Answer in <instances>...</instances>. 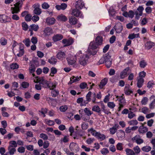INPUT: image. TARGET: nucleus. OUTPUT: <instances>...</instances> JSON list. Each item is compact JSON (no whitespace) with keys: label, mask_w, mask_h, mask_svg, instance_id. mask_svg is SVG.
Masks as SVG:
<instances>
[{"label":"nucleus","mask_w":155,"mask_h":155,"mask_svg":"<svg viewBox=\"0 0 155 155\" xmlns=\"http://www.w3.org/2000/svg\"><path fill=\"white\" fill-rule=\"evenodd\" d=\"M103 41V38L102 36L99 35L97 36L95 38V42H90L88 49V53L92 55L96 54L97 51V47L98 46L102 44Z\"/></svg>","instance_id":"obj_1"},{"label":"nucleus","mask_w":155,"mask_h":155,"mask_svg":"<svg viewBox=\"0 0 155 155\" xmlns=\"http://www.w3.org/2000/svg\"><path fill=\"white\" fill-rule=\"evenodd\" d=\"M88 54H82L81 51H80L77 53L75 57L76 59L79 60V62L81 64L84 66L86 64V63L89 58L88 54H90V55H91L89 54L88 52Z\"/></svg>","instance_id":"obj_2"},{"label":"nucleus","mask_w":155,"mask_h":155,"mask_svg":"<svg viewBox=\"0 0 155 155\" xmlns=\"http://www.w3.org/2000/svg\"><path fill=\"white\" fill-rule=\"evenodd\" d=\"M98 63L99 64L105 63L107 68H110L112 64L111 56L107 53L104 55L99 60Z\"/></svg>","instance_id":"obj_3"},{"label":"nucleus","mask_w":155,"mask_h":155,"mask_svg":"<svg viewBox=\"0 0 155 155\" xmlns=\"http://www.w3.org/2000/svg\"><path fill=\"white\" fill-rule=\"evenodd\" d=\"M40 84L43 87L45 88H48L51 90L55 88L56 86V85L53 84V83L44 79L42 80Z\"/></svg>","instance_id":"obj_4"},{"label":"nucleus","mask_w":155,"mask_h":155,"mask_svg":"<svg viewBox=\"0 0 155 155\" xmlns=\"http://www.w3.org/2000/svg\"><path fill=\"white\" fill-rule=\"evenodd\" d=\"M22 3L19 1L14 4V7H12L11 8V13L12 14L18 13L20 11L21 8Z\"/></svg>","instance_id":"obj_5"},{"label":"nucleus","mask_w":155,"mask_h":155,"mask_svg":"<svg viewBox=\"0 0 155 155\" xmlns=\"http://www.w3.org/2000/svg\"><path fill=\"white\" fill-rule=\"evenodd\" d=\"M126 10V5H125L122 8L121 10L122 11L124 12L122 14L126 18L129 17L131 18H133L134 15V12L132 10H130L128 12H127L125 11Z\"/></svg>","instance_id":"obj_6"},{"label":"nucleus","mask_w":155,"mask_h":155,"mask_svg":"<svg viewBox=\"0 0 155 155\" xmlns=\"http://www.w3.org/2000/svg\"><path fill=\"white\" fill-rule=\"evenodd\" d=\"M11 18L7 15L2 14H0V22L2 23H6L11 21Z\"/></svg>","instance_id":"obj_7"},{"label":"nucleus","mask_w":155,"mask_h":155,"mask_svg":"<svg viewBox=\"0 0 155 155\" xmlns=\"http://www.w3.org/2000/svg\"><path fill=\"white\" fill-rule=\"evenodd\" d=\"M78 8H75L72 10L71 15L76 17H80L81 18H83L84 16L82 13Z\"/></svg>","instance_id":"obj_8"},{"label":"nucleus","mask_w":155,"mask_h":155,"mask_svg":"<svg viewBox=\"0 0 155 155\" xmlns=\"http://www.w3.org/2000/svg\"><path fill=\"white\" fill-rule=\"evenodd\" d=\"M74 40L73 38H71L68 39H64L62 40V43L65 44V46H68L72 45L74 42Z\"/></svg>","instance_id":"obj_9"},{"label":"nucleus","mask_w":155,"mask_h":155,"mask_svg":"<svg viewBox=\"0 0 155 155\" xmlns=\"http://www.w3.org/2000/svg\"><path fill=\"white\" fill-rule=\"evenodd\" d=\"M92 92L89 91L88 93L87 94L86 96V100L84 101V104H81V106H85L86 104H88L89 102H90L91 101V97L92 95Z\"/></svg>","instance_id":"obj_10"},{"label":"nucleus","mask_w":155,"mask_h":155,"mask_svg":"<svg viewBox=\"0 0 155 155\" xmlns=\"http://www.w3.org/2000/svg\"><path fill=\"white\" fill-rule=\"evenodd\" d=\"M143 10L144 8L142 6H140L138 8L137 11H136V19H139L140 16L142 15Z\"/></svg>","instance_id":"obj_11"},{"label":"nucleus","mask_w":155,"mask_h":155,"mask_svg":"<svg viewBox=\"0 0 155 155\" xmlns=\"http://www.w3.org/2000/svg\"><path fill=\"white\" fill-rule=\"evenodd\" d=\"M63 38V36L61 34H57L53 36L52 39L55 42L62 40Z\"/></svg>","instance_id":"obj_12"},{"label":"nucleus","mask_w":155,"mask_h":155,"mask_svg":"<svg viewBox=\"0 0 155 155\" xmlns=\"http://www.w3.org/2000/svg\"><path fill=\"white\" fill-rule=\"evenodd\" d=\"M76 8L78 9H81L84 6V2L81 0H79L76 2Z\"/></svg>","instance_id":"obj_13"},{"label":"nucleus","mask_w":155,"mask_h":155,"mask_svg":"<svg viewBox=\"0 0 155 155\" xmlns=\"http://www.w3.org/2000/svg\"><path fill=\"white\" fill-rule=\"evenodd\" d=\"M44 34L45 36L50 35L52 33L53 30L51 28L47 27L45 28L43 31Z\"/></svg>","instance_id":"obj_14"},{"label":"nucleus","mask_w":155,"mask_h":155,"mask_svg":"<svg viewBox=\"0 0 155 155\" xmlns=\"http://www.w3.org/2000/svg\"><path fill=\"white\" fill-rule=\"evenodd\" d=\"M108 81V79L107 78H105L102 79L100 82V84L98 85V86L101 89L104 88V86L106 84Z\"/></svg>","instance_id":"obj_15"},{"label":"nucleus","mask_w":155,"mask_h":155,"mask_svg":"<svg viewBox=\"0 0 155 155\" xmlns=\"http://www.w3.org/2000/svg\"><path fill=\"white\" fill-rule=\"evenodd\" d=\"M129 70V67L126 68L120 73V76L121 79H124L125 77L127 76L128 74V71Z\"/></svg>","instance_id":"obj_16"},{"label":"nucleus","mask_w":155,"mask_h":155,"mask_svg":"<svg viewBox=\"0 0 155 155\" xmlns=\"http://www.w3.org/2000/svg\"><path fill=\"white\" fill-rule=\"evenodd\" d=\"M56 20L54 18L48 17L46 19V21L47 24L49 25H52L55 22Z\"/></svg>","instance_id":"obj_17"},{"label":"nucleus","mask_w":155,"mask_h":155,"mask_svg":"<svg viewBox=\"0 0 155 155\" xmlns=\"http://www.w3.org/2000/svg\"><path fill=\"white\" fill-rule=\"evenodd\" d=\"M69 22L71 25H75L77 23L78 20L75 17L71 16L69 18Z\"/></svg>","instance_id":"obj_18"},{"label":"nucleus","mask_w":155,"mask_h":155,"mask_svg":"<svg viewBox=\"0 0 155 155\" xmlns=\"http://www.w3.org/2000/svg\"><path fill=\"white\" fill-rule=\"evenodd\" d=\"M145 46L146 49L149 50L154 46V43L151 41H148L145 44Z\"/></svg>","instance_id":"obj_19"},{"label":"nucleus","mask_w":155,"mask_h":155,"mask_svg":"<svg viewBox=\"0 0 155 155\" xmlns=\"http://www.w3.org/2000/svg\"><path fill=\"white\" fill-rule=\"evenodd\" d=\"M92 110L98 113L99 116H101V108L98 105H94L92 107Z\"/></svg>","instance_id":"obj_20"},{"label":"nucleus","mask_w":155,"mask_h":155,"mask_svg":"<svg viewBox=\"0 0 155 155\" xmlns=\"http://www.w3.org/2000/svg\"><path fill=\"white\" fill-rule=\"evenodd\" d=\"M65 53L62 51H59L56 55L57 58L59 60H62L63 58H65Z\"/></svg>","instance_id":"obj_21"},{"label":"nucleus","mask_w":155,"mask_h":155,"mask_svg":"<svg viewBox=\"0 0 155 155\" xmlns=\"http://www.w3.org/2000/svg\"><path fill=\"white\" fill-rule=\"evenodd\" d=\"M67 7V5L64 3L61 4V5H57L55 6L56 8L58 10L61 9L64 10L66 9Z\"/></svg>","instance_id":"obj_22"},{"label":"nucleus","mask_w":155,"mask_h":155,"mask_svg":"<svg viewBox=\"0 0 155 155\" xmlns=\"http://www.w3.org/2000/svg\"><path fill=\"white\" fill-rule=\"evenodd\" d=\"M117 134V137L119 139L124 138L125 137V134L124 132L122 130H118Z\"/></svg>","instance_id":"obj_23"},{"label":"nucleus","mask_w":155,"mask_h":155,"mask_svg":"<svg viewBox=\"0 0 155 155\" xmlns=\"http://www.w3.org/2000/svg\"><path fill=\"white\" fill-rule=\"evenodd\" d=\"M58 20L59 21H66L67 20V17L63 14H61L58 15L57 17Z\"/></svg>","instance_id":"obj_24"},{"label":"nucleus","mask_w":155,"mask_h":155,"mask_svg":"<svg viewBox=\"0 0 155 155\" xmlns=\"http://www.w3.org/2000/svg\"><path fill=\"white\" fill-rule=\"evenodd\" d=\"M76 59L73 57H69L67 58L68 63L69 64L73 65L76 62Z\"/></svg>","instance_id":"obj_25"},{"label":"nucleus","mask_w":155,"mask_h":155,"mask_svg":"<svg viewBox=\"0 0 155 155\" xmlns=\"http://www.w3.org/2000/svg\"><path fill=\"white\" fill-rule=\"evenodd\" d=\"M147 128L143 126H140L138 129L139 132L141 134L147 132Z\"/></svg>","instance_id":"obj_26"},{"label":"nucleus","mask_w":155,"mask_h":155,"mask_svg":"<svg viewBox=\"0 0 155 155\" xmlns=\"http://www.w3.org/2000/svg\"><path fill=\"white\" fill-rule=\"evenodd\" d=\"M48 62L51 64H55L57 63V59L54 56H52L48 60Z\"/></svg>","instance_id":"obj_27"},{"label":"nucleus","mask_w":155,"mask_h":155,"mask_svg":"<svg viewBox=\"0 0 155 155\" xmlns=\"http://www.w3.org/2000/svg\"><path fill=\"white\" fill-rule=\"evenodd\" d=\"M39 26L38 25L33 24L30 25V28L29 29L35 31H37L39 29Z\"/></svg>","instance_id":"obj_28"},{"label":"nucleus","mask_w":155,"mask_h":155,"mask_svg":"<svg viewBox=\"0 0 155 155\" xmlns=\"http://www.w3.org/2000/svg\"><path fill=\"white\" fill-rule=\"evenodd\" d=\"M137 86L139 88H140L142 87L144 83V79H139L137 78Z\"/></svg>","instance_id":"obj_29"},{"label":"nucleus","mask_w":155,"mask_h":155,"mask_svg":"<svg viewBox=\"0 0 155 155\" xmlns=\"http://www.w3.org/2000/svg\"><path fill=\"white\" fill-rule=\"evenodd\" d=\"M119 78V77L118 76L114 75L110 78V81L112 83H114L117 81Z\"/></svg>","instance_id":"obj_30"},{"label":"nucleus","mask_w":155,"mask_h":155,"mask_svg":"<svg viewBox=\"0 0 155 155\" xmlns=\"http://www.w3.org/2000/svg\"><path fill=\"white\" fill-rule=\"evenodd\" d=\"M124 91L125 94L127 95H131V94H133V91L129 90L127 87L125 86Z\"/></svg>","instance_id":"obj_31"},{"label":"nucleus","mask_w":155,"mask_h":155,"mask_svg":"<svg viewBox=\"0 0 155 155\" xmlns=\"http://www.w3.org/2000/svg\"><path fill=\"white\" fill-rule=\"evenodd\" d=\"M96 136L98 139H101V140H103L105 139V136L104 135L101 134L100 133H96Z\"/></svg>","instance_id":"obj_32"},{"label":"nucleus","mask_w":155,"mask_h":155,"mask_svg":"<svg viewBox=\"0 0 155 155\" xmlns=\"http://www.w3.org/2000/svg\"><path fill=\"white\" fill-rule=\"evenodd\" d=\"M139 76L137 78L139 79H143L146 75V73L144 71H142L140 72L139 73Z\"/></svg>","instance_id":"obj_33"},{"label":"nucleus","mask_w":155,"mask_h":155,"mask_svg":"<svg viewBox=\"0 0 155 155\" xmlns=\"http://www.w3.org/2000/svg\"><path fill=\"white\" fill-rule=\"evenodd\" d=\"M88 132H90L91 134L94 136H96V133H98L95 130H94L93 128H91L87 130Z\"/></svg>","instance_id":"obj_34"},{"label":"nucleus","mask_w":155,"mask_h":155,"mask_svg":"<svg viewBox=\"0 0 155 155\" xmlns=\"http://www.w3.org/2000/svg\"><path fill=\"white\" fill-rule=\"evenodd\" d=\"M51 92V95L53 97H55L58 96L59 94V92L58 90H53Z\"/></svg>","instance_id":"obj_35"},{"label":"nucleus","mask_w":155,"mask_h":155,"mask_svg":"<svg viewBox=\"0 0 155 155\" xmlns=\"http://www.w3.org/2000/svg\"><path fill=\"white\" fill-rule=\"evenodd\" d=\"M147 65L146 62L144 60L140 61L139 62L140 66L142 68H144Z\"/></svg>","instance_id":"obj_36"},{"label":"nucleus","mask_w":155,"mask_h":155,"mask_svg":"<svg viewBox=\"0 0 155 155\" xmlns=\"http://www.w3.org/2000/svg\"><path fill=\"white\" fill-rule=\"evenodd\" d=\"M41 12V9L38 7H36L34 10V13L37 15H40Z\"/></svg>","instance_id":"obj_37"},{"label":"nucleus","mask_w":155,"mask_h":155,"mask_svg":"<svg viewBox=\"0 0 155 155\" xmlns=\"http://www.w3.org/2000/svg\"><path fill=\"white\" fill-rule=\"evenodd\" d=\"M125 151L127 155H133L134 154V151L131 149L128 148L126 149Z\"/></svg>","instance_id":"obj_38"},{"label":"nucleus","mask_w":155,"mask_h":155,"mask_svg":"<svg viewBox=\"0 0 155 155\" xmlns=\"http://www.w3.org/2000/svg\"><path fill=\"white\" fill-rule=\"evenodd\" d=\"M141 149L144 152H148L151 150V147L149 146H146L143 147Z\"/></svg>","instance_id":"obj_39"},{"label":"nucleus","mask_w":155,"mask_h":155,"mask_svg":"<svg viewBox=\"0 0 155 155\" xmlns=\"http://www.w3.org/2000/svg\"><path fill=\"white\" fill-rule=\"evenodd\" d=\"M84 111L86 114L88 116L91 115L93 114V112L90 110L87 107L84 109Z\"/></svg>","instance_id":"obj_40"},{"label":"nucleus","mask_w":155,"mask_h":155,"mask_svg":"<svg viewBox=\"0 0 155 155\" xmlns=\"http://www.w3.org/2000/svg\"><path fill=\"white\" fill-rule=\"evenodd\" d=\"M10 145L9 146L12 147H16L17 146V143L15 141L11 140L9 142Z\"/></svg>","instance_id":"obj_41"},{"label":"nucleus","mask_w":155,"mask_h":155,"mask_svg":"<svg viewBox=\"0 0 155 155\" xmlns=\"http://www.w3.org/2000/svg\"><path fill=\"white\" fill-rule=\"evenodd\" d=\"M8 150L9 151V153L11 155H13L15 152L16 151V150L15 148H13L9 146L8 147Z\"/></svg>","instance_id":"obj_42"},{"label":"nucleus","mask_w":155,"mask_h":155,"mask_svg":"<svg viewBox=\"0 0 155 155\" xmlns=\"http://www.w3.org/2000/svg\"><path fill=\"white\" fill-rule=\"evenodd\" d=\"M23 42L25 44L27 47H29L30 46V41L29 38H26L23 41Z\"/></svg>","instance_id":"obj_43"},{"label":"nucleus","mask_w":155,"mask_h":155,"mask_svg":"<svg viewBox=\"0 0 155 155\" xmlns=\"http://www.w3.org/2000/svg\"><path fill=\"white\" fill-rule=\"evenodd\" d=\"M0 42L2 45H5L7 43V40L4 38L2 37L0 39Z\"/></svg>","instance_id":"obj_44"},{"label":"nucleus","mask_w":155,"mask_h":155,"mask_svg":"<svg viewBox=\"0 0 155 155\" xmlns=\"http://www.w3.org/2000/svg\"><path fill=\"white\" fill-rule=\"evenodd\" d=\"M21 25L23 30L25 31L28 30V25L25 22H23L21 24Z\"/></svg>","instance_id":"obj_45"},{"label":"nucleus","mask_w":155,"mask_h":155,"mask_svg":"<svg viewBox=\"0 0 155 155\" xmlns=\"http://www.w3.org/2000/svg\"><path fill=\"white\" fill-rule=\"evenodd\" d=\"M57 72V69L54 67H52L51 69V73L50 74V76H54V75H51V74L53 75L56 74Z\"/></svg>","instance_id":"obj_46"},{"label":"nucleus","mask_w":155,"mask_h":155,"mask_svg":"<svg viewBox=\"0 0 155 155\" xmlns=\"http://www.w3.org/2000/svg\"><path fill=\"white\" fill-rule=\"evenodd\" d=\"M35 67L34 65L32 64L30 65L29 68V70L31 73H33L35 71Z\"/></svg>","instance_id":"obj_47"},{"label":"nucleus","mask_w":155,"mask_h":155,"mask_svg":"<svg viewBox=\"0 0 155 155\" xmlns=\"http://www.w3.org/2000/svg\"><path fill=\"white\" fill-rule=\"evenodd\" d=\"M19 65L17 63H12L10 65V68L14 70L18 68Z\"/></svg>","instance_id":"obj_48"},{"label":"nucleus","mask_w":155,"mask_h":155,"mask_svg":"<svg viewBox=\"0 0 155 155\" xmlns=\"http://www.w3.org/2000/svg\"><path fill=\"white\" fill-rule=\"evenodd\" d=\"M88 127V123L83 122L81 125V128L83 130L87 129Z\"/></svg>","instance_id":"obj_49"},{"label":"nucleus","mask_w":155,"mask_h":155,"mask_svg":"<svg viewBox=\"0 0 155 155\" xmlns=\"http://www.w3.org/2000/svg\"><path fill=\"white\" fill-rule=\"evenodd\" d=\"M108 12L110 16L113 17L115 14V12L114 9H109Z\"/></svg>","instance_id":"obj_50"},{"label":"nucleus","mask_w":155,"mask_h":155,"mask_svg":"<svg viewBox=\"0 0 155 155\" xmlns=\"http://www.w3.org/2000/svg\"><path fill=\"white\" fill-rule=\"evenodd\" d=\"M40 137L43 139L44 140H47L48 139V137L44 133H41L40 135Z\"/></svg>","instance_id":"obj_51"},{"label":"nucleus","mask_w":155,"mask_h":155,"mask_svg":"<svg viewBox=\"0 0 155 155\" xmlns=\"http://www.w3.org/2000/svg\"><path fill=\"white\" fill-rule=\"evenodd\" d=\"M21 86L24 88H27L29 86V84L25 81L21 83Z\"/></svg>","instance_id":"obj_52"},{"label":"nucleus","mask_w":155,"mask_h":155,"mask_svg":"<svg viewBox=\"0 0 155 155\" xmlns=\"http://www.w3.org/2000/svg\"><path fill=\"white\" fill-rule=\"evenodd\" d=\"M68 107L67 105L62 106L60 107V110L61 112H64L68 109Z\"/></svg>","instance_id":"obj_53"},{"label":"nucleus","mask_w":155,"mask_h":155,"mask_svg":"<svg viewBox=\"0 0 155 155\" xmlns=\"http://www.w3.org/2000/svg\"><path fill=\"white\" fill-rule=\"evenodd\" d=\"M18 151L20 153H23L25 152V149L24 147L21 146L19 147L17 149Z\"/></svg>","instance_id":"obj_54"},{"label":"nucleus","mask_w":155,"mask_h":155,"mask_svg":"<svg viewBox=\"0 0 155 155\" xmlns=\"http://www.w3.org/2000/svg\"><path fill=\"white\" fill-rule=\"evenodd\" d=\"M31 16L30 14H27L25 17V20L27 21H30L31 20Z\"/></svg>","instance_id":"obj_55"},{"label":"nucleus","mask_w":155,"mask_h":155,"mask_svg":"<svg viewBox=\"0 0 155 155\" xmlns=\"http://www.w3.org/2000/svg\"><path fill=\"white\" fill-rule=\"evenodd\" d=\"M117 131V128H115L114 127H113L110 129V133L111 134H114Z\"/></svg>","instance_id":"obj_56"},{"label":"nucleus","mask_w":155,"mask_h":155,"mask_svg":"<svg viewBox=\"0 0 155 155\" xmlns=\"http://www.w3.org/2000/svg\"><path fill=\"white\" fill-rule=\"evenodd\" d=\"M117 149L120 150H122L123 149L122 143H118L117 145Z\"/></svg>","instance_id":"obj_57"},{"label":"nucleus","mask_w":155,"mask_h":155,"mask_svg":"<svg viewBox=\"0 0 155 155\" xmlns=\"http://www.w3.org/2000/svg\"><path fill=\"white\" fill-rule=\"evenodd\" d=\"M107 106L111 109H113L115 106V105L113 102H109L107 103Z\"/></svg>","instance_id":"obj_58"},{"label":"nucleus","mask_w":155,"mask_h":155,"mask_svg":"<svg viewBox=\"0 0 155 155\" xmlns=\"http://www.w3.org/2000/svg\"><path fill=\"white\" fill-rule=\"evenodd\" d=\"M142 112L144 114H147L150 112L148 108L146 107H144L142 109Z\"/></svg>","instance_id":"obj_59"},{"label":"nucleus","mask_w":155,"mask_h":155,"mask_svg":"<svg viewBox=\"0 0 155 155\" xmlns=\"http://www.w3.org/2000/svg\"><path fill=\"white\" fill-rule=\"evenodd\" d=\"M48 110L46 108H41V110H39L38 112L41 113L42 114H46L48 112Z\"/></svg>","instance_id":"obj_60"},{"label":"nucleus","mask_w":155,"mask_h":155,"mask_svg":"<svg viewBox=\"0 0 155 155\" xmlns=\"http://www.w3.org/2000/svg\"><path fill=\"white\" fill-rule=\"evenodd\" d=\"M39 17L38 16L36 15H35L33 16L32 18V20L34 22H36L37 21L39 20Z\"/></svg>","instance_id":"obj_61"},{"label":"nucleus","mask_w":155,"mask_h":155,"mask_svg":"<svg viewBox=\"0 0 155 155\" xmlns=\"http://www.w3.org/2000/svg\"><path fill=\"white\" fill-rule=\"evenodd\" d=\"M42 8L45 9H48L49 7V5L47 3L44 2L41 5Z\"/></svg>","instance_id":"obj_62"},{"label":"nucleus","mask_w":155,"mask_h":155,"mask_svg":"<svg viewBox=\"0 0 155 155\" xmlns=\"http://www.w3.org/2000/svg\"><path fill=\"white\" fill-rule=\"evenodd\" d=\"M101 152L103 155H105L109 153V151L107 148H103L101 150Z\"/></svg>","instance_id":"obj_63"},{"label":"nucleus","mask_w":155,"mask_h":155,"mask_svg":"<svg viewBox=\"0 0 155 155\" xmlns=\"http://www.w3.org/2000/svg\"><path fill=\"white\" fill-rule=\"evenodd\" d=\"M154 106L155 107V99H154L150 104L149 107L150 109H154Z\"/></svg>","instance_id":"obj_64"}]
</instances>
